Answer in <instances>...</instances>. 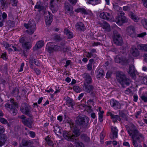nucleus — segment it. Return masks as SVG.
Segmentation results:
<instances>
[{
    "label": "nucleus",
    "mask_w": 147,
    "mask_h": 147,
    "mask_svg": "<svg viewBox=\"0 0 147 147\" xmlns=\"http://www.w3.org/2000/svg\"><path fill=\"white\" fill-rule=\"evenodd\" d=\"M129 132V135L132 139V142L134 146V147H139V145H141L140 143L144 139L143 136L139 133L138 130L136 131L135 133L134 134H132Z\"/></svg>",
    "instance_id": "f257e3e1"
},
{
    "label": "nucleus",
    "mask_w": 147,
    "mask_h": 147,
    "mask_svg": "<svg viewBox=\"0 0 147 147\" xmlns=\"http://www.w3.org/2000/svg\"><path fill=\"white\" fill-rule=\"evenodd\" d=\"M116 78L118 82L123 87H125V85H129L131 82L130 80L126 78L125 74L121 71L117 72Z\"/></svg>",
    "instance_id": "f03ea898"
},
{
    "label": "nucleus",
    "mask_w": 147,
    "mask_h": 147,
    "mask_svg": "<svg viewBox=\"0 0 147 147\" xmlns=\"http://www.w3.org/2000/svg\"><path fill=\"white\" fill-rule=\"evenodd\" d=\"M24 26L27 29L26 32L30 35L32 34L36 29V25L33 20H30L27 24L24 23Z\"/></svg>",
    "instance_id": "7ed1b4c3"
},
{
    "label": "nucleus",
    "mask_w": 147,
    "mask_h": 147,
    "mask_svg": "<svg viewBox=\"0 0 147 147\" xmlns=\"http://www.w3.org/2000/svg\"><path fill=\"white\" fill-rule=\"evenodd\" d=\"M118 16L116 17L115 22L119 26H121L123 24L128 22V19L124 16V13L122 11H118Z\"/></svg>",
    "instance_id": "20e7f679"
},
{
    "label": "nucleus",
    "mask_w": 147,
    "mask_h": 147,
    "mask_svg": "<svg viewBox=\"0 0 147 147\" xmlns=\"http://www.w3.org/2000/svg\"><path fill=\"white\" fill-rule=\"evenodd\" d=\"M31 41V39L27 36L22 37L19 40V42L22 44V47L27 49H30L32 47V44L30 42Z\"/></svg>",
    "instance_id": "39448f33"
},
{
    "label": "nucleus",
    "mask_w": 147,
    "mask_h": 147,
    "mask_svg": "<svg viewBox=\"0 0 147 147\" xmlns=\"http://www.w3.org/2000/svg\"><path fill=\"white\" fill-rule=\"evenodd\" d=\"M113 39V43L116 45L120 46L123 44L122 38L119 33H115L114 31Z\"/></svg>",
    "instance_id": "423d86ee"
},
{
    "label": "nucleus",
    "mask_w": 147,
    "mask_h": 147,
    "mask_svg": "<svg viewBox=\"0 0 147 147\" xmlns=\"http://www.w3.org/2000/svg\"><path fill=\"white\" fill-rule=\"evenodd\" d=\"M20 109L22 113L28 115H30V107L26 103H24L22 104Z\"/></svg>",
    "instance_id": "0eeeda50"
},
{
    "label": "nucleus",
    "mask_w": 147,
    "mask_h": 147,
    "mask_svg": "<svg viewBox=\"0 0 147 147\" xmlns=\"http://www.w3.org/2000/svg\"><path fill=\"white\" fill-rule=\"evenodd\" d=\"M45 20L47 25H49L53 20V16L51 13L48 11H45Z\"/></svg>",
    "instance_id": "6e6552de"
},
{
    "label": "nucleus",
    "mask_w": 147,
    "mask_h": 147,
    "mask_svg": "<svg viewBox=\"0 0 147 147\" xmlns=\"http://www.w3.org/2000/svg\"><path fill=\"white\" fill-rule=\"evenodd\" d=\"M126 34L131 37L135 36V29L134 27L132 25L128 26L125 31Z\"/></svg>",
    "instance_id": "1a4fd4ad"
},
{
    "label": "nucleus",
    "mask_w": 147,
    "mask_h": 147,
    "mask_svg": "<svg viewBox=\"0 0 147 147\" xmlns=\"http://www.w3.org/2000/svg\"><path fill=\"white\" fill-rule=\"evenodd\" d=\"M5 107L6 109L10 113L13 115H16L17 113V110L16 109L14 106L12 105L7 103L5 105Z\"/></svg>",
    "instance_id": "9d476101"
},
{
    "label": "nucleus",
    "mask_w": 147,
    "mask_h": 147,
    "mask_svg": "<svg viewBox=\"0 0 147 147\" xmlns=\"http://www.w3.org/2000/svg\"><path fill=\"white\" fill-rule=\"evenodd\" d=\"M32 141L23 139L20 144V147H32Z\"/></svg>",
    "instance_id": "9b49d317"
},
{
    "label": "nucleus",
    "mask_w": 147,
    "mask_h": 147,
    "mask_svg": "<svg viewBox=\"0 0 147 147\" xmlns=\"http://www.w3.org/2000/svg\"><path fill=\"white\" fill-rule=\"evenodd\" d=\"M130 53L134 57H137L140 55V52L138 49L135 46H132L130 50Z\"/></svg>",
    "instance_id": "f8f14e48"
},
{
    "label": "nucleus",
    "mask_w": 147,
    "mask_h": 147,
    "mask_svg": "<svg viewBox=\"0 0 147 147\" xmlns=\"http://www.w3.org/2000/svg\"><path fill=\"white\" fill-rule=\"evenodd\" d=\"M110 104L111 106L114 109H117L121 108V104L117 101L114 99L111 100Z\"/></svg>",
    "instance_id": "ddd939ff"
},
{
    "label": "nucleus",
    "mask_w": 147,
    "mask_h": 147,
    "mask_svg": "<svg viewBox=\"0 0 147 147\" xmlns=\"http://www.w3.org/2000/svg\"><path fill=\"white\" fill-rule=\"evenodd\" d=\"M78 121L80 124L86 126L89 121L87 117L84 116L80 117L78 119Z\"/></svg>",
    "instance_id": "4468645a"
},
{
    "label": "nucleus",
    "mask_w": 147,
    "mask_h": 147,
    "mask_svg": "<svg viewBox=\"0 0 147 147\" xmlns=\"http://www.w3.org/2000/svg\"><path fill=\"white\" fill-rule=\"evenodd\" d=\"M63 135L65 139L68 141H72L74 139V136H72L65 131H63Z\"/></svg>",
    "instance_id": "2eb2a0df"
},
{
    "label": "nucleus",
    "mask_w": 147,
    "mask_h": 147,
    "mask_svg": "<svg viewBox=\"0 0 147 147\" xmlns=\"http://www.w3.org/2000/svg\"><path fill=\"white\" fill-rule=\"evenodd\" d=\"M29 63L30 67L32 69H33L34 68V65L33 64L34 63L37 66L40 65V64L38 60L34 59L31 57L29 59Z\"/></svg>",
    "instance_id": "dca6fc26"
},
{
    "label": "nucleus",
    "mask_w": 147,
    "mask_h": 147,
    "mask_svg": "<svg viewBox=\"0 0 147 147\" xmlns=\"http://www.w3.org/2000/svg\"><path fill=\"white\" fill-rule=\"evenodd\" d=\"M112 134L110 135L111 138H115L117 137L118 130L116 127H112L111 128Z\"/></svg>",
    "instance_id": "f3484780"
},
{
    "label": "nucleus",
    "mask_w": 147,
    "mask_h": 147,
    "mask_svg": "<svg viewBox=\"0 0 147 147\" xmlns=\"http://www.w3.org/2000/svg\"><path fill=\"white\" fill-rule=\"evenodd\" d=\"M127 71L131 76L133 78L135 76V70L134 65H129Z\"/></svg>",
    "instance_id": "a211bd4d"
},
{
    "label": "nucleus",
    "mask_w": 147,
    "mask_h": 147,
    "mask_svg": "<svg viewBox=\"0 0 147 147\" xmlns=\"http://www.w3.org/2000/svg\"><path fill=\"white\" fill-rule=\"evenodd\" d=\"M101 26L105 31L109 32L111 30L110 26L109 24L106 22L101 24Z\"/></svg>",
    "instance_id": "6ab92c4d"
},
{
    "label": "nucleus",
    "mask_w": 147,
    "mask_h": 147,
    "mask_svg": "<svg viewBox=\"0 0 147 147\" xmlns=\"http://www.w3.org/2000/svg\"><path fill=\"white\" fill-rule=\"evenodd\" d=\"M82 77L85 79L86 82L89 84L92 82V80L91 76L87 73H84L82 75Z\"/></svg>",
    "instance_id": "aec40b11"
},
{
    "label": "nucleus",
    "mask_w": 147,
    "mask_h": 147,
    "mask_svg": "<svg viewBox=\"0 0 147 147\" xmlns=\"http://www.w3.org/2000/svg\"><path fill=\"white\" fill-rule=\"evenodd\" d=\"M44 42L42 40L38 41L33 47L34 50H36L39 49L40 48L44 46Z\"/></svg>",
    "instance_id": "412c9836"
},
{
    "label": "nucleus",
    "mask_w": 147,
    "mask_h": 147,
    "mask_svg": "<svg viewBox=\"0 0 147 147\" xmlns=\"http://www.w3.org/2000/svg\"><path fill=\"white\" fill-rule=\"evenodd\" d=\"M108 115H110L111 118L113 119V122L115 123L117 120L120 119L119 116L118 115H114L110 112H108L107 113Z\"/></svg>",
    "instance_id": "4be33fe9"
},
{
    "label": "nucleus",
    "mask_w": 147,
    "mask_h": 147,
    "mask_svg": "<svg viewBox=\"0 0 147 147\" xmlns=\"http://www.w3.org/2000/svg\"><path fill=\"white\" fill-rule=\"evenodd\" d=\"M128 15L130 17L136 22H138L139 20V18L132 12H129Z\"/></svg>",
    "instance_id": "5701e85b"
},
{
    "label": "nucleus",
    "mask_w": 147,
    "mask_h": 147,
    "mask_svg": "<svg viewBox=\"0 0 147 147\" xmlns=\"http://www.w3.org/2000/svg\"><path fill=\"white\" fill-rule=\"evenodd\" d=\"M105 75V73L102 69L100 68L96 71V77L98 79L102 78Z\"/></svg>",
    "instance_id": "b1692460"
},
{
    "label": "nucleus",
    "mask_w": 147,
    "mask_h": 147,
    "mask_svg": "<svg viewBox=\"0 0 147 147\" xmlns=\"http://www.w3.org/2000/svg\"><path fill=\"white\" fill-rule=\"evenodd\" d=\"M7 140V137L6 135L2 134L0 135V147L4 144Z\"/></svg>",
    "instance_id": "393cba45"
},
{
    "label": "nucleus",
    "mask_w": 147,
    "mask_h": 147,
    "mask_svg": "<svg viewBox=\"0 0 147 147\" xmlns=\"http://www.w3.org/2000/svg\"><path fill=\"white\" fill-rule=\"evenodd\" d=\"M100 17L103 19L108 20L111 17V15L109 13L104 12L100 13Z\"/></svg>",
    "instance_id": "a878e982"
},
{
    "label": "nucleus",
    "mask_w": 147,
    "mask_h": 147,
    "mask_svg": "<svg viewBox=\"0 0 147 147\" xmlns=\"http://www.w3.org/2000/svg\"><path fill=\"white\" fill-rule=\"evenodd\" d=\"M53 46V43L52 42H49L47 43L46 46V49L49 52L51 53L54 51V48Z\"/></svg>",
    "instance_id": "bb28decb"
},
{
    "label": "nucleus",
    "mask_w": 147,
    "mask_h": 147,
    "mask_svg": "<svg viewBox=\"0 0 147 147\" xmlns=\"http://www.w3.org/2000/svg\"><path fill=\"white\" fill-rule=\"evenodd\" d=\"M64 99L66 100L67 104L69 105L71 107H73L74 105V103L72 99L68 96L65 97Z\"/></svg>",
    "instance_id": "cd10ccee"
},
{
    "label": "nucleus",
    "mask_w": 147,
    "mask_h": 147,
    "mask_svg": "<svg viewBox=\"0 0 147 147\" xmlns=\"http://www.w3.org/2000/svg\"><path fill=\"white\" fill-rule=\"evenodd\" d=\"M76 29L78 30H85V27L83 23L81 22H79L76 24Z\"/></svg>",
    "instance_id": "c85d7f7f"
},
{
    "label": "nucleus",
    "mask_w": 147,
    "mask_h": 147,
    "mask_svg": "<svg viewBox=\"0 0 147 147\" xmlns=\"http://www.w3.org/2000/svg\"><path fill=\"white\" fill-rule=\"evenodd\" d=\"M131 127H132L133 129H129V128L128 127V126L127 125L125 126V127L126 128V129L128 132V133L129 134V132L130 133H131L132 134H134L135 133V132L136 131L138 130L137 129H135V127L134 125L133 124H131Z\"/></svg>",
    "instance_id": "c756f323"
},
{
    "label": "nucleus",
    "mask_w": 147,
    "mask_h": 147,
    "mask_svg": "<svg viewBox=\"0 0 147 147\" xmlns=\"http://www.w3.org/2000/svg\"><path fill=\"white\" fill-rule=\"evenodd\" d=\"M22 122L24 125L28 127L31 128L32 127V122L29 119H27L26 120H24L22 121Z\"/></svg>",
    "instance_id": "7c9ffc66"
},
{
    "label": "nucleus",
    "mask_w": 147,
    "mask_h": 147,
    "mask_svg": "<svg viewBox=\"0 0 147 147\" xmlns=\"http://www.w3.org/2000/svg\"><path fill=\"white\" fill-rule=\"evenodd\" d=\"M54 131L55 133L57 134H60L61 133V127L57 124H56L55 125L54 127Z\"/></svg>",
    "instance_id": "2f4dec72"
},
{
    "label": "nucleus",
    "mask_w": 147,
    "mask_h": 147,
    "mask_svg": "<svg viewBox=\"0 0 147 147\" xmlns=\"http://www.w3.org/2000/svg\"><path fill=\"white\" fill-rule=\"evenodd\" d=\"M101 0H88V2L89 4L95 5L100 3Z\"/></svg>",
    "instance_id": "473e14b6"
},
{
    "label": "nucleus",
    "mask_w": 147,
    "mask_h": 147,
    "mask_svg": "<svg viewBox=\"0 0 147 147\" xmlns=\"http://www.w3.org/2000/svg\"><path fill=\"white\" fill-rule=\"evenodd\" d=\"M138 48L140 50L147 52V44H140L138 46Z\"/></svg>",
    "instance_id": "72a5a7b5"
},
{
    "label": "nucleus",
    "mask_w": 147,
    "mask_h": 147,
    "mask_svg": "<svg viewBox=\"0 0 147 147\" xmlns=\"http://www.w3.org/2000/svg\"><path fill=\"white\" fill-rule=\"evenodd\" d=\"M64 31V33L67 35L69 38H71L73 37V33L68 29L65 28Z\"/></svg>",
    "instance_id": "f704fd0d"
},
{
    "label": "nucleus",
    "mask_w": 147,
    "mask_h": 147,
    "mask_svg": "<svg viewBox=\"0 0 147 147\" xmlns=\"http://www.w3.org/2000/svg\"><path fill=\"white\" fill-rule=\"evenodd\" d=\"M45 140L47 144H48L49 146H53L54 144L53 142L51 140L49 136H47L46 137Z\"/></svg>",
    "instance_id": "c9c22d12"
},
{
    "label": "nucleus",
    "mask_w": 147,
    "mask_h": 147,
    "mask_svg": "<svg viewBox=\"0 0 147 147\" xmlns=\"http://www.w3.org/2000/svg\"><path fill=\"white\" fill-rule=\"evenodd\" d=\"M85 91L88 93L90 92L94 89L93 86L90 85L86 86H85Z\"/></svg>",
    "instance_id": "e433bc0d"
},
{
    "label": "nucleus",
    "mask_w": 147,
    "mask_h": 147,
    "mask_svg": "<svg viewBox=\"0 0 147 147\" xmlns=\"http://www.w3.org/2000/svg\"><path fill=\"white\" fill-rule=\"evenodd\" d=\"M82 140L85 142H88L90 141V138L86 134H82L81 136Z\"/></svg>",
    "instance_id": "4c0bfd02"
},
{
    "label": "nucleus",
    "mask_w": 147,
    "mask_h": 147,
    "mask_svg": "<svg viewBox=\"0 0 147 147\" xmlns=\"http://www.w3.org/2000/svg\"><path fill=\"white\" fill-rule=\"evenodd\" d=\"M88 11H87L86 10H75V12H80L82 14H89L91 12V11L88 10Z\"/></svg>",
    "instance_id": "58836bf2"
},
{
    "label": "nucleus",
    "mask_w": 147,
    "mask_h": 147,
    "mask_svg": "<svg viewBox=\"0 0 147 147\" xmlns=\"http://www.w3.org/2000/svg\"><path fill=\"white\" fill-rule=\"evenodd\" d=\"M4 46L6 49H7L9 51L11 52L13 51V50L11 49V46L8 43L6 42L4 43Z\"/></svg>",
    "instance_id": "ea45409f"
},
{
    "label": "nucleus",
    "mask_w": 147,
    "mask_h": 147,
    "mask_svg": "<svg viewBox=\"0 0 147 147\" xmlns=\"http://www.w3.org/2000/svg\"><path fill=\"white\" fill-rule=\"evenodd\" d=\"M122 57L119 55H117L115 59V62L118 63H121Z\"/></svg>",
    "instance_id": "a19ab883"
},
{
    "label": "nucleus",
    "mask_w": 147,
    "mask_h": 147,
    "mask_svg": "<svg viewBox=\"0 0 147 147\" xmlns=\"http://www.w3.org/2000/svg\"><path fill=\"white\" fill-rule=\"evenodd\" d=\"M104 113V111H102V112H99L98 113V115L99 116V119L100 121L101 122L103 120V114Z\"/></svg>",
    "instance_id": "79ce46f5"
},
{
    "label": "nucleus",
    "mask_w": 147,
    "mask_h": 147,
    "mask_svg": "<svg viewBox=\"0 0 147 147\" xmlns=\"http://www.w3.org/2000/svg\"><path fill=\"white\" fill-rule=\"evenodd\" d=\"M80 134L79 131L77 129H75L73 131V134L71 135L74 136L75 138V137H77L79 136Z\"/></svg>",
    "instance_id": "37998d69"
},
{
    "label": "nucleus",
    "mask_w": 147,
    "mask_h": 147,
    "mask_svg": "<svg viewBox=\"0 0 147 147\" xmlns=\"http://www.w3.org/2000/svg\"><path fill=\"white\" fill-rule=\"evenodd\" d=\"M1 5L4 7H6L8 6L5 0H0Z\"/></svg>",
    "instance_id": "c03bdc74"
},
{
    "label": "nucleus",
    "mask_w": 147,
    "mask_h": 147,
    "mask_svg": "<svg viewBox=\"0 0 147 147\" xmlns=\"http://www.w3.org/2000/svg\"><path fill=\"white\" fill-rule=\"evenodd\" d=\"M129 62L128 60L125 58L122 57L121 63L122 65H125Z\"/></svg>",
    "instance_id": "a18cd8bd"
},
{
    "label": "nucleus",
    "mask_w": 147,
    "mask_h": 147,
    "mask_svg": "<svg viewBox=\"0 0 147 147\" xmlns=\"http://www.w3.org/2000/svg\"><path fill=\"white\" fill-rule=\"evenodd\" d=\"M142 23L144 26L147 30V19H144L142 20Z\"/></svg>",
    "instance_id": "49530a36"
},
{
    "label": "nucleus",
    "mask_w": 147,
    "mask_h": 147,
    "mask_svg": "<svg viewBox=\"0 0 147 147\" xmlns=\"http://www.w3.org/2000/svg\"><path fill=\"white\" fill-rule=\"evenodd\" d=\"M34 8L37 9H42V5L40 3H37L35 5Z\"/></svg>",
    "instance_id": "de8ad7c7"
},
{
    "label": "nucleus",
    "mask_w": 147,
    "mask_h": 147,
    "mask_svg": "<svg viewBox=\"0 0 147 147\" xmlns=\"http://www.w3.org/2000/svg\"><path fill=\"white\" fill-rule=\"evenodd\" d=\"M1 16L2 18V20L5 21L7 17V14L5 12H3L2 13Z\"/></svg>",
    "instance_id": "09e8293b"
},
{
    "label": "nucleus",
    "mask_w": 147,
    "mask_h": 147,
    "mask_svg": "<svg viewBox=\"0 0 147 147\" xmlns=\"http://www.w3.org/2000/svg\"><path fill=\"white\" fill-rule=\"evenodd\" d=\"M54 0H51L50 3V9H52V8H53L55 6L56 4L54 2Z\"/></svg>",
    "instance_id": "8fccbe9b"
},
{
    "label": "nucleus",
    "mask_w": 147,
    "mask_h": 147,
    "mask_svg": "<svg viewBox=\"0 0 147 147\" xmlns=\"http://www.w3.org/2000/svg\"><path fill=\"white\" fill-rule=\"evenodd\" d=\"M65 9H71V8H72V7L68 3H65L64 4Z\"/></svg>",
    "instance_id": "3c124183"
},
{
    "label": "nucleus",
    "mask_w": 147,
    "mask_h": 147,
    "mask_svg": "<svg viewBox=\"0 0 147 147\" xmlns=\"http://www.w3.org/2000/svg\"><path fill=\"white\" fill-rule=\"evenodd\" d=\"M86 110L89 113H91L93 111V110L91 109V107L89 105L86 108Z\"/></svg>",
    "instance_id": "603ef678"
},
{
    "label": "nucleus",
    "mask_w": 147,
    "mask_h": 147,
    "mask_svg": "<svg viewBox=\"0 0 147 147\" xmlns=\"http://www.w3.org/2000/svg\"><path fill=\"white\" fill-rule=\"evenodd\" d=\"M54 40L57 41H60L62 40L61 38L58 35H56L54 37Z\"/></svg>",
    "instance_id": "864d4df0"
},
{
    "label": "nucleus",
    "mask_w": 147,
    "mask_h": 147,
    "mask_svg": "<svg viewBox=\"0 0 147 147\" xmlns=\"http://www.w3.org/2000/svg\"><path fill=\"white\" fill-rule=\"evenodd\" d=\"M66 10L65 11L66 13L67 14L69 15L70 16H72L73 15L74 11L73 10Z\"/></svg>",
    "instance_id": "5fc2aeb1"
},
{
    "label": "nucleus",
    "mask_w": 147,
    "mask_h": 147,
    "mask_svg": "<svg viewBox=\"0 0 147 147\" xmlns=\"http://www.w3.org/2000/svg\"><path fill=\"white\" fill-rule=\"evenodd\" d=\"M87 103L88 105H94V102L92 100L90 99L87 102Z\"/></svg>",
    "instance_id": "6e6d98bb"
},
{
    "label": "nucleus",
    "mask_w": 147,
    "mask_h": 147,
    "mask_svg": "<svg viewBox=\"0 0 147 147\" xmlns=\"http://www.w3.org/2000/svg\"><path fill=\"white\" fill-rule=\"evenodd\" d=\"M0 122L4 124H6L8 123V122L7 120L3 118H0Z\"/></svg>",
    "instance_id": "4d7b16f0"
},
{
    "label": "nucleus",
    "mask_w": 147,
    "mask_h": 147,
    "mask_svg": "<svg viewBox=\"0 0 147 147\" xmlns=\"http://www.w3.org/2000/svg\"><path fill=\"white\" fill-rule=\"evenodd\" d=\"M142 100L144 101V102L147 103V96L145 95H142L140 96Z\"/></svg>",
    "instance_id": "13d9d810"
},
{
    "label": "nucleus",
    "mask_w": 147,
    "mask_h": 147,
    "mask_svg": "<svg viewBox=\"0 0 147 147\" xmlns=\"http://www.w3.org/2000/svg\"><path fill=\"white\" fill-rule=\"evenodd\" d=\"M11 3L13 6H17L18 2V0H11Z\"/></svg>",
    "instance_id": "bf43d9fd"
},
{
    "label": "nucleus",
    "mask_w": 147,
    "mask_h": 147,
    "mask_svg": "<svg viewBox=\"0 0 147 147\" xmlns=\"http://www.w3.org/2000/svg\"><path fill=\"white\" fill-rule=\"evenodd\" d=\"M76 147H84V144L81 142H76Z\"/></svg>",
    "instance_id": "052dcab7"
},
{
    "label": "nucleus",
    "mask_w": 147,
    "mask_h": 147,
    "mask_svg": "<svg viewBox=\"0 0 147 147\" xmlns=\"http://www.w3.org/2000/svg\"><path fill=\"white\" fill-rule=\"evenodd\" d=\"M13 93L15 96L18 95L19 94L18 89L17 88H16L13 91Z\"/></svg>",
    "instance_id": "680f3d73"
},
{
    "label": "nucleus",
    "mask_w": 147,
    "mask_h": 147,
    "mask_svg": "<svg viewBox=\"0 0 147 147\" xmlns=\"http://www.w3.org/2000/svg\"><path fill=\"white\" fill-rule=\"evenodd\" d=\"M70 3L73 5H75L77 2V0H68Z\"/></svg>",
    "instance_id": "e2e57ef3"
},
{
    "label": "nucleus",
    "mask_w": 147,
    "mask_h": 147,
    "mask_svg": "<svg viewBox=\"0 0 147 147\" xmlns=\"http://www.w3.org/2000/svg\"><path fill=\"white\" fill-rule=\"evenodd\" d=\"M100 141L101 142H103V140L104 138V135L103 133H101L100 134Z\"/></svg>",
    "instance_id": "0e129e2a"
},
{
    "label": "nucleus",
    "mask_w": 147,
    "mask_h": 147,
    "mask_svg": "<svg viewBox=\"0 0 147 147\" xmlns=\"http://www.w3.org/2000/svg\"><path fill=\"white\" fill-rule=\"evenodd\" d=\"M87 69L88 70H90L92 68V65L91 63H89L87 65Z\"/></svg>",
    "instance_id": "69168bd1"
},
{
    "label": "nucleus",
    "mask_w": 147,
    "mask_h": 147,
    "mask_svg": "<svg viewBox=\"0 0 147 147\" xmlns=\"http://www.w3.org/2000/svg\"><path fill=\"white\" fill-rule=\"evenodd\" d=\"M12 104V105H14L16 107H17L18 106V104L17 103L14 101V100L12 99H11L10 100Z\"/></svg>",
    "instance_id": "338daca9"
},
{
    "label": "nucleus",
    "mask_w": 147,
    "mask_h": 147,
    "mask_svg": "<svg viewBox=\"0 0 147 147\" xmlns=\"http://www.w3.org/2000/svg\"><path fill=\"white\" fill-rule=\"evenodd\" d=\"M4 60H6L7 59L6 53H4L2 54L1 57Z\"/></svg>",
    "instance_id": "774afa93"
}]
</instances>
